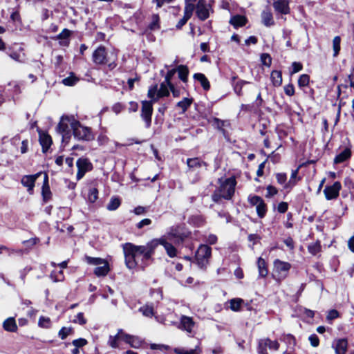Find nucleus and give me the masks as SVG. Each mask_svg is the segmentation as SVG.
I'll return each instance as SVG.
<instances>
[{
  "label": "nucleus",
  "instance_id": "obj_22",
  "mask_svg": "<svg viewBox=\"0 0 354 354\" xmlns=\"http://www.w3.org/2000/svg\"><path fill=\"white\" fill-rule=\"evenodd\" d=\"M39 142L42 147V152L43 153H47L48 149L50 148L51 144H52V139L51 137L45 133H39Z\"/></svg>",
  "mask_w": 354,
  "mask_h": 354
},
{
  "label": "nucleus",
  "instance_id": "obj_58",
  "mask_svg": "<svg viewBox=\"0 0 354 354\" xmlns=\"http://www.w3.org/2000/svg\"><path fill=\"white\" fill-rule=\"evenodd\" d=\"M261 61L264 66H270L272 63V58L268 53H263L261 55Z\"/></svg>",
  "mask_w": 354,
  "mask_h": 354
},
{
  "label": "nucleus",
  "instance_id": "obj_52",
  "mask_svg": "<svg viewBox=\"0 0 354 354\" xmlns=\"http://www.w3.org/2000/svg\"><path fill=\"white\" fill-rule=\"evenodd\" d=\"M310 77L308 75L303 74L298 80V85L299 87L307 86L309 84Z\"/></svg>",
  "mask_w": 354,
  "mask_h": 354
},
{
  "label": "nucleus",
  "instance_id": "obj_44",
  "mask_svg": "<svg viewBox=\"0 0 354 354\" xmlns=\"http://www.w3.org/2000/svg\"><path fill=\"white\" fill-rule=\"evenodd\" d=\"M341 38L339 36H336L333 40V48L334 50L333 56L336 57L340 50Z\"/></svg>",
  "mask_w": 354,
  "mask_h": 354
},
{
  "label": "nucleus",
  "instance_id": "obj_21",
  "mask_svg": "<svg viewBox=\"0 0 354 354\" xmlns=\"http://www.w3.org/2000/svg\"><path fill=\"white\" fill-rule=\"evenodd\" d=\"M243 302L244 301L241 298H234L225 303V308L234 312H239L241 310Z\"/></svg>",
  "mask_w": 354,
  "mask_h": 354
},
{
  "label": "nucleus",
  "instance_id": "obj_28",
  "mask_svg": "<svg viewBox=\"0 0 354 354\" xmlns=\"http://www.w3.org/2000/svg\"><path fill=\"white\" fill-rule=\"evenodd\" d=\"M4 330L9 332H15L17 329L15 320L12 317L6 319L3 323Z\"/></svg>",
  "mask_w": 354,
  "mask_h": 354
},
{
  "label": "nucleus",
  "instance_id": "obj_32",
  "mask_svg": "<svg viewBox=\"0 0 354 354\" xmlns=\"http://www.w3.org/2000/svg\"><path fill=\"white\" fill-rule=\"evenodd\" d=\"M151 30H157L160 28V17L158 14H153L151 17V22L148 25Z\"/></svg>",
  "mask_w": 354,
  "mask_h": 354
},
{
  "label": "nucleus",
  "instance_id": "obj_10",
  "mask_svg": "<svg viewBox=\"0 0 354 354\" xmlns=\"http://www.w3.org/2000/svg\"><path fill=\"white\" fill-rule=\"evenodd\" d=\"M342 187V186L339 181H335L332 185H326L323 191L325 198L327 201L336 200L339 196Z\"/></svg>",
  "mask_w": 354,
  "mask_h": 354
},
{
  "label": "nucleus",
  "instance_id": "obj_56",
  "mask_svg": "<svg viewBox=\"0 0 354 354\" xmlns=\"http://www.w3.org/2000/svg\"><path fill=\"white\" fill-rule=\"evenodd\" d=\"M88 344V341L84 338H78L73 340L72 344L78 348L86 346Z\"/></svg>",
  "mask_w": 354,
  "mask_h": 354
},
{
  "label": "nucleus",
  "instance_id": "obj_54",
  "mask_svg": "<svg viewBox=\"0 0 354 354\" xmlns=\"http://www.w3.org/2000/svg\"><path fill=\"white\" fill-rule=\"evenodd\" d=\"M267 193L266 194V198H271L278 194V189L273 185H269L266 187Z\"/></svg>",
  "mask_w": 354,
  "mask_h": 354
},
{
  "label": "nucleus",
  "instance_id": "obj_31",
  "mask_svg": "<svg viewBox=\"0 0 354 354\" xmlns=\"http://www.w3.org/2000/svg\"><path fill=\"white\" fill-rule=\"evenodd\" d=\"M270 78L274 86H279L282 83V75L281 71H273L271 73Z\"/></svg>",
  "mask_w": 354,
  "mask_h": 354
},
{
  "label": "nucleus",
  "instance_id": "obj_15",
  "mask_svg": "<svg viewBox=\"0 0 354 354\" xmlns=\"http://www.w3.org/2000/svg\"><path fill=\"white\" fill-rule=\"evenodd\" d=\"M77 179L80 180L88 171L92 169V165L87 158H80L77 160Z\"/></svg>",
  "mask_w": 354,
  "mask_h": 354
},
{
  "label": "nucleus",
  "instance_id": "obj_3",
  "mask_svg": "<svg viewBox=\"0 0 354 354\" xmlns=\"http://www.w3.org/2000/svg\"><path fill=\"white\" fill-rule=\"evenodd\" d=\"M187 233L182 225H176L171 227L167 232L160 238H166L174 244L181 243L187 237Z\"/></svg>",
  "mask_w": 354,
  "mask_h": 354
},
{
  "label": "nucleus",
  "instance_id": "obj_45",
  "mask_svg": "<svg viewBox=\"0 0 354 354\" xmlns=\"http://www.w3.org/2000/svg\"><path fill=\"white\" fill-rule=\"evenodd\" d=\"M120 336L118 333L115 335H110L108 341V344L113 348L119 347Z\"/></svg>",
  "mask_w": 354,
  "mask_h": 354
},
{
  "label": "nucleus",
  "instance_id": "obj_39",
  "mask_svg": "<svg viewBox=\"0 0 354 354\" xmlns=\"http://www.w3.org/2000/svg\"><path fill=\"white\" fill-rule=\"evenodd\" d=\"M120 205V200L118 197H112L107 204L106 208L109 211L117 209Z\"/></svg>",
  "mask_w": 354,
  "mask_h": 354
},
{
  "label": "nucleus",
  "instance_id": "obj_62",
  "mask_svg": "<svg viewBox=\"0 0 354 354\" xmlns=\"http://www.w3.org/2000/svg\"><path fill=\"white\" fill-rule=\"evenodd\" d=\"M283 341L290 345L295 346L296 344V339L294 335L291 334H287L283 336Z\"/></svg>",
  "mask_w": 354,
  "mask_h": 354
},
{
  "label": "nucleus",
  "instance_id": "obj_38",
  "mask_svg": "<svg viewBox=\"0 0 354 354\" xmlns=\"http://www.w3.org/2000/svg\"><path fill=\"white\" fill-rule=\"evenodd\" d=\"M192 103V98H187L185 97L183 100L178 102L177 103V107L182 109V112L185 113L187 109L190 106V105Z\"/></svg>",
  "mask_w": 354,
  "mask_h": 354
},
{
  "label": "nucleus",
  "instance_id": "obj_46",
  "mask_svg": "<svg viewBox=\"0 0 354 354\" xmlns=\"http://www.w3.org/2000/svg\"><path fill=\"white\" fill-rule=\"evenodd\" d=\"M263 199L257 195L250 194L248 197V201L251 206H257Z\"/></svg>",
  "mask_w": 354,
  "mask_h": 354
},
{
  "label": "nucleus",
  "instance_id": "obj_14",
  "mask_svg": "<svg viewBox=\"0 0 354 354\" xmlns=\"http://www.w3.org/2000/svg\"><path fill=\"white\" fill-rule=\"evenodd\" d=\"M93 61L95 64L103 65L106 64L109 62V57L106 48L104 46H99L93 53Z\"/></svg>",
  "mask_w": 354,
  "mask_h": 354
},
{
  "label": "nucleus",
  "instance_id": "obj_6",
  "mask_svg": "<svg viewBox=\"0 0 354 354\" xmlns=\"http://www.w3.org/2000/svg\"><path fill=\"white\" fill-rule=\"evenodd\" d=\"M280 344L277 340H271L269 337L262 338L258 340L257 351L258 354H268L267 348L278 351Z\"/></svg>",
  "mask_w": 354,
  "mask_h": 354
},
{
  "label": "nucleus",
  "instance_id": "obj_1",
  "mask_svg": "<svg viewBox=\"0 0 354 354\" xmlns=\"http://www.w3.org/2000/svg\"><path fill=\"white\" fill-rule=\"evenodd\" d=\"M155 243L151 241L145 245H136L131 243L123 245L125 264L129 269H133L140 266L144 268L145 261L151 259L153 254V247Z\"/></svg>",
  "mask_w": 354,
  "mask_h": 354
},
{
  "label": "nucleus",
  "instance_id": "obj_33",
  "mask_svg": "<svg viewBox=\"0 0 354 354\" xmlns=\"http://www.w3.org/2000/svg\"><path fill=\"white\" fill-rule=\"evenodd\" d=\"M177 72L178 73V77L183 82L187 81V76L189 74V70L185 65H180L177 67Z\"/></svg>",
  "mask_w": 354,
  "mask_h": 354
},
{
  "label": "nucleus",
  "instance_id": "obj_17",
  "mask_svg": "<svg viewBox=\"0 0 354 354\" xmlns=\"http://www.w3.org/2000/svg\"><path fill=\"white\" fill-rule=\"evenodd\" d=\"M196 15L201 20H205L209 15V6L205 0H199L196 6Z\"/></svg>",
  "mask_w": 354,
  "mask_h": 354
},
{
  "label": "nucleus",
  "instance_id": "obj_47",
  "mask_svg": "<svg viewBox=\"0 0 354 354\" xmlns=\"http://www.w3.org/2000/svg\"><path fill=\"white\" fill-rule=\"evenodd\" d=\"M50 277L54 282L62 281L64 279V276L62 270H60L59 272L53 271Z\"/></svg>",
  "mask_w": 354,
  "mask_h": 354
},
{
  "label": "nucleus",
  "instance_id": "obj_48",
  "mask_svg": "<svg viewBox=\"0 0 354 354\" xmlns=\"http://www.w3.org/2000/svg\"><path fill=\"white\" fill-rule=\"evenodd\" d=\"M344 185L349 191L351 195H353L352 190L354 189L353 180L349 176L346 177L344 180Z\"/></svg>",
  "mask_w": 354,
  "mask_h": 354
},
{
  "label": "nucleus",
  "instance_id": "obj_12",
  "mask_svg": "<svg viewBox=\"0 0 354 354\" xmlns=\"http://www.w3.org/2000/svg\"><path fill=\"white\" fill-rule=\"evenodd\" d=\"M8 55L13 60L24 63L26 60V54L24 48L19 45L10 47L7 52Z\"/></svg>",
  "mask_w": 354,
  "mask_h": 354
},
{
  "label": "nucleus",
  "instance_id": "obj_30",
  "mask_svg": "<svg viewBox=\"0 0 354 354\" xmlns=\"http://www.w3.org/2000/svg\"><path fill=\"white\" fill-rule=\"evenodd\" d=\"M194 78L198 81L202 87L205 89V90H209V87H210V85H209V81L207 80V79L206 78V77L202 74V73H195L194 75Z\"/></svg>",
  "mask_w": 354,
  "mask_h": 354
},
{
  "label": "nucleus",
  "instance_id": "obj_43",
  "mask_svg": "<svg viewBox=\"0 0 354 354\" xmlns=\"http://www.w3.org/2000/svg\"><path fill=\"white\" fill-rule=\"evenodd\" d=\"M158 86L154 85L149 88L148 91V97L151 99V102H156L159 97H158Z\"/></svg>",
  "mask_w": 354,
  "mask_h": 354
},
{
  "label": "nucleus",
  "instance_id": "obj_27",
  "mask_svg": "<svg viewBox=\"0 0 354 354\" xmlns=\"http://www.w3.org/2000/svg\"><path fill=\"white\" fill-rule=\"evenodd\" d=\"M247 19L244 16L235 15L233 16L230 21V23L235 28L241 27L246 24Z\"/></svg>",
  "mask_w": 354,
  "mask_h": 354
},
{
  "label": "nucleus",
  "instance_id": "obj_11",
  "mask_svg": "<svg viewBox=\"0 0 354 354\" xmlns=\"http://www.w3.org/2000/svg\"><path fill=\"white\" fill-rule=\"evenodd\" d=\"M169 241H167L166 238L156 239L151 241V243H155L153 247V253L158 245H161L165 248L166 252L169 257H175L177 255V250Z\"/></svg>",
  "mask_w": 354,
  "mask_h": 354
},
{
  "label": "nucleus",
  "instance_id": "obj_29",
  "mask_svg": "<svg viewBox=\"0 0 354 354\" xmlns=\"http://www.w3.org/2000/svg\"><path fill=\"white\" fill-rule=\"evenodd\" d=\"M256 212L257 214V216L260 218H263L266 216L267 212H268V205L265 203L264 200L261 201L257 206H256Z\"/></svg>",
  "mask_w": 354,
  "mask_h": 354
},
{
  "label": "nucleus",
  "instance_id": "obj_26",
  "mask_svg": "<svg viewBox=\"0 0 354 354\" xmlns=\"http://www.w3.org/2000/svg\"><path fill=\"white\" fill-rule=\"evenodd\" d=\"M110 270L109 263L106 261H104L100 266H97L94 270V274L97 277H104Z\"/></svg>",
  "mask_w": 354,
  "mask_h": 354
},
{
  "label": "nucleus",
  "instance_id": "obj_2",
  "mask_svg": "<svg viewBox=\"0 0 354 354\" xmlns=\"http://www.w3.org/2000/svg\"><path fill=\"white\" fill-rule=\"evenodd\" d=\"M273 266L274 273L272 274V277L279 282L284 280L288 277L292 267L289 262L283 261L279 259L274 261Z\"/></svg>",
  "mask_w": 354,
  "mask_h": 354
},
{
  "label": "nucleus",
  "instance_id": "obj_18",
  "mask_svg": "<svg viewBox=\"0 0 354 354\" xmlns=\"http://www.w3.org/2000/svg\"><path fill=\"white\" fill-rule=\"evenodd\" d=\"M195 322L192 317L182 315L180 319L179 328L186 331L187 333L191 334L193 333Z\"/></svg>",
  "mask_w": 354,
  "mask_h": 354
},
{
  "label": "nucleus",
  "instance_id": "obj_7",
  "mask_svg": "<svg viewBox=\"0 0 354 354\" xmlns=\"http://www.w3.org/2000/svg\"><path fill=\"white\" fill-rule=\"evenodd\" d=\"M237 182L236 177L232 176L223 180V199L231 200L234 195Z\"/></svg>",
  "mask_w": 354,
  "mask_h": 354
},
{
  "label": "nucleus",
  "instance_id": "obj_4",
  "mask_svg": "<svg viewBox=\"0 0 354 354\" xmlns=\"http://www.w3.org/2000/svg\"><path fill=\"white\" fill-rule=\"evenodd\" d=\"M73 121H76L73 116H63L57 126L59 132L62 135L64 143H67L71 138L70 131L73 129Z\"/></svg>",
  "mask_w": 354,
  "mask_h": 354
},
{
  "label": "nucleus",
  "instance_id": "obj_40",
  "mask_svg": "<svg viewBox=\"0 0 354 354\" xmlns=\"http://www.w3.org/2000/svg\"><path fill=\"white\" fill-rule=\"evenodd\" d=\"M139 311L145 317H151L154 315L153 308L151 306L145 305L139 308Z\"/></svg>",
  "mask_w": 354,
  "mask_h": 354
},
{
  "label": "nucleus",
  "instance_id": "obj_51",
  "mask_svg": "<svg viewBox=\"0 0 354 354\" xmlns=\"http://www.w3.org/2000/svg\"><path fill=\"white\" fill-rule=\"evenodd\" d=\"M194 10V5L192 3H186L185 10H184V16L186 18L190 19L193 11Z\"/></svg>",
  "mask_w": 354,
  "mask_h": 354
},
{
  "label": "nucleus",
  "instance_id": "obj_64",
  "mask_svg": "<svg viewBox=\"0 0 354 354\" xmlns=\"http://www.w3.org/2000/svg\"><path fill=\"white\" fill-rule=\"evenodd\" d=\"M190 222L196 226H201L203 224V218L201 216H194L190 218Z\"/></svg>",
  "mask_w": 354,
  "mask_h": 354
},
{
  "label": "nucleus",
  "instance_id": "obj_5",
  "mask_svg": "<svg viewBox=\"0 0 354 354\" xmlns=\"http://www.w3.org/2000/svg\"><path fill=\"white\" fill-rule=\"evenodd\" d=\"M319 159L308 160L305 162H301L295 169L292 170L290 178L287 183L285 184L283 188L285 189H292L294 187L299 181L301 180V177L298 176L299 171L301 168L307 167L310 164H315Z\"/></svg>",
  "mask_w": 354,
  "mask_h": 354
},
{
  "label": "nucleus",
  "instance_id": "obj_23",
  "mask_svg": "<svg viewBox=\"0 0 354 354\" xmlns=\"http://www.w3.org/2000/svg\"><path fill=\"white\" fill-rule=\"evenodd\" d=\"M257 267H258V270H259V277H262V278L266 277L269 272L268 268V263L262 257L258 258Z\"/></svg>",
  "mask_w": 354,
  "mask_h": 354
},
{
  "label": "nucleus",
  "instance_id": "obj_13",
  "mask_svg": "<svg viewBox=\"0 0 354 354\" xmlns=\"http://www.w3.org/2000/svg\"><path fill=\"white\" fill-rule=\"evenodd\" d=\"M153 113V102L149 101L142 102L141 117L145 122L146 127H149L151 122Z\"/></svg>",
  "mask_w": 354,
  "mask_h": 354
},
{
  "label": "nucleus",
  "instance_id": "obj_50",
  "mask_svg": "<svg viewBox=\"0 0 354 354\" xmlns=\"http://www.w3.org/2000/svg\"><path fill=\"white\" fill-rule=\"evenodd\" d=\"M38 325L44 328H48L50 327L51 322L50 318L46 317H40L38 321Z\"/></svg>",
  "mask_w": 354,
  "mask_h": 354
},
{
  "label": "nucleus",
  "instance_id": "obj_36",
  "mask_svg": "<svg viewBox=\"0 0 354 354\" xmlns=\"http://www.w3.org/2000/svg\"><path fill=\"white\" fill-rule=\"evenodd\" d=\"M341 317V314L336 309H331L328 311L326 315V322L329 324H333V321L335 319L339 318Z\"/></svg>",
  "mask_w": 354,
  "mask_h": 354
},
{
  "label": "nucleus",
  "instance_id": "obj_20",
  "mask_svg": "<svg viewBox=\"0 0 354 354\" xmlns=\"http://www.w3.org/2000/svg\"><path fill=\"white\" fill-rule=\"evenodd\" d=\"M274 10L282 15H287L290 12L288 0H277L273 3Z\"/></svg>",
  "mask_w": 354,
  "mask_h": 354
},
{
  "label": "nucleus",
  "instance_id": "obj_35",
  "mask_svg": "<svg viewBox=\"0 0 354 354\" xmlns=\"http://www.w3.org/2000/svg\"><path fill=\"white\" fill-rule=\"evenodd\" d=\"M169 90V85L164 81L160 84V88L158 90V97L168 96Z\"/></svg>",
  "mask_w": 354,
  "mask_h": 354
},
{
  "label": "nucleus",
  "instance_id": "obj_61",
  "mask_svg": "<svg viewBox=\"0 0 354 354\" xmlns=\"http://www.w3.org/2000/svg\"><path fill=\"white\" fill-rule=\"evenodd\" d=\"M176 72H177L176 68H173V69L169 70L167 71V73L165 75V81L168 85L172 84L171 81L173 76L175 75V73Z\"/></svg>",
  "mask_w": 354,
  "mask_h": 354
},
{
  "label": "nucleus",
  "instance_id": "obj_57",
  "mask_svg": "<svg viewBox=\"0 0 354 354\" xmlns=\"http://www.w3.org/2000/svg\"><path fill=\"white\" fill-rule=\"evenodd\" d=\"M276 179L277 182L280 185H285L286 183H287V175L286 173H277L276 174Z\"/></svg>",
  "mask_w": 354,
  "mask_h": 354
},
{
  "label": "nucleus",
  "instance_id": "obj_9",
  "mask_svg": "<svg viewBox=\"0 0 354 354\" xmlns=\"http://www.w3.org/2000/svg\"><path fill=\"white\" fill-rule=\"evenodd\" d=\"M211 255V248L207 245H201L196 252V260L201 268L205 267Z\"/></svg>",
  "mask_w": 354,
  "mask_h": 354
},
{
  "label": "nucleus",
  "instance_id": "obj_24",
  "mask_svg": "<svg viewBox=\"0 0 354 354\" xmlns=\"http://www.w3.org/2000/svg\"><path fill=\"white\" fill-rule=\"evenodd\" d=\"M261 17L262 23L264 26L270 27L274 24L272 14L268 9L263 10L261 12Z\"/></svg>",
  "mask_w": 354,
  "mask_h": 354
},
{
  "label": "nucleus",
  "instance_id": "obj_25",
  "mask_svg": "<svg viewBox=\"0 0 354 354\" xmlns=\"http://www.w3.org/2000/svg\"><path fill=\"white\" fill-rule=\"evenodd\" d=\"M308 252L313 256H316L322 250L321 241L317 239L315 242L310 243L307 246Z\"/></svg>",
  "mask_w": 354,
  "mask_h": 354
},
{
  "label": "nucleus",
  "instance_id": "obj_34",
  "mask_svg": "<svg viewBox=\"0 0 354 354\" xmlns=\"http://www.w3.org/2000/svg\"><path fill=\"white\" fill-rule=\"evenodd\" d=\"M74 333V330L72 327H62L58 332V337L64 340L68 336Z\"/></svg>",
  "mask_w": 354,
  "mask_h": 354
},
{
  "label": "nucleus",
  "instance_id": "obj_19",
  "mask_svg": "<svg viewBox=\"0 0 354 354\" xmlns=\"http://www.w3.org/2000/svg\"><path fill=\"white\" fill-rule=\"evenodd\" d=\"M39 175L40 173H37L35 175H26L22 177L21 183L24 187H27V190L30 194L32 193L35 180Z\"/></svg>",
  "mask_w": 354,
  "mask_h": 354
},
{
  "label": "nucleus",
  "instance_id": "obj_37",
  "mask_svg": "<svg viewBox=\"0 0 354 354\" xmlns=\"http://www.w3.org/2000/svg\"><path fill=\"white\" fill-rule=\"evenodd\" d=\"M127 344L135 348H138L141 346L142 341L140 337L134 335H130V338Z\"/></svg>",
  "mask_w": 354,
  "mask_h": 354
},
{
  "label": "nucleus",
  "instance_id": "obj_42",
  "mask_svg": "<svg viewBox=\"0 0 354 354\" xmlns=\"http://www.w3.org/2000/svg\"><path fill=\"white\" fill-rule=\"evenodd\" d=\"M42 195L45 201L50 198V191L48 184V176L45 175L44 183L42 187Z\"/></svg>",
  "mask_w": 354,
  "mask_h": 354
},
{
  "label": "nucleus",
  "instance_id": "obj_59",
  "mask_svg": "<svg viewBox=\"0 0 354 354\" xmlns=\"http://www.w3.org/2000/svg\"><path fill=\"white\" fill-rule=\"evenodd\" d=\"M308 340L313 347H317L319 345V338L316 334H312L308 337Z\"/></svg>",
  "mask_w": 354,
  "mask_h": 354
},
{
  "label": "nucleus",
  "instance_id": "obj_49",
  "mask_svg": "<svg viewBox=\"0 0 354 354\" xmlns=\"http://www.w3.org/2000/svg\"><path fill=\"white\" fill-rule=\"evenodd\" d=\"M78 78L71 75L62 80V83L66 86H73L78 82Z\"/></svg>",
  "mask_w": 354,
  "mask_h": 354
},
{
  "label": "nucleus",
  "instance_id": "obj_55",
  "mask_svg": "<svg viewBox=\"0 0 354 354\" xmlns=\"http://www.w3.org/2000/svg\"><path fill=\"white\" fill-rule=\"evenodd\" d=\"M150 348L152 350H158L161 352L165 353L169 348V346L167 345L160 344H151Z\"/></svg>",
  "mask_w": 354,
  "mask_h": 354
},
{
  "label": "nucleus",
  "instance_id": "obj_8",
  "mask_svg": "<svg viewBox=\"0 0 354 354\" xmlns=\"http://www.w3.org/2000/svg\"><path fill=\"white\" fill-rule=\"evenodd\" d=\"M73 135L78 140H90L93 138L91 129L88 127L82 126L79 121H73Z\"/></svg>",
  "mask_w": 354,
  "mask_h": 354
},
{
  "label": "nucleus",
  "instance_id": "obj_63",
  "mask_svg": "<svg viewBox=\"0 0 354 354\" xmlns=\"http://www.w3.org/2000/svg\"><path fill=\"white\" fill-rule=\"evenodd\" d=\"M118 335L120 336V341H123L127 344L131 335L126 333L122 329L118 330Z\"/></svg>",
  "mask_w": 354,
  "mask_h": 354
},
{
  "label": "nucleus",
  "instance_id": "obj_60",
  "mask_svg": "<svg viewBox=\"0 0 354 354\" xmlns=\"http://www.w3.org/2000/svg\"><path fill=\"white\" fill-rule=\"evenodd\" d=\"M73 322L75 324H79L80 325H84L86 323V319L84 317L83 313H79L77 314V315L75 317Z\"/></svg>",
  "mask_w": 354,
  "mask_h": 354
},
{
  "label": "nucleus",
  "instance_id": "obj_16",
  "mask_svg": "<svg viewBox=\"0 0 354 354\" xmlns=\"http://www.w3.org/2000/svg\"><path fill=\"white\" fill-rule=\"evenodd\" d=\"M348 342L346 338H339L333 340L332 348L335 354H346L348 351Z\"/></svg>",
  "mask_w": 354,
  "mask_h": 354
},
{
  "label": "nucleus",
  "instance_id": "obj_53",
  "mask_svg": "<svg viewBox=\"0 0 354 354\" xmlns=\"http://www.w3.org/2000/svg\"><path fill=\"white\" fill-rule=\"evenodd\" d=\"M98 198V190L96 188L89 189L88 199L91 203H94Z\"/></svg>",
  "mask_w": 354,
  "mask_h": 354
},
{
  "label": "nucleus",
  "instance_id": "obj_41",
  "mask_svg": "<svg viewBox=\"0 0 354 354\" xmlns=\"http://www.w3.org/2000/svg\"><path fill=\"white\" fill-rule=\"evenodd\" d=\"M84 259H85L86 262L88 264L93 265V266H97L102 265V263H103L104 261H106L105 259H103L102 258L91 257H89V256H86Z\"/></svg>",
  "mask_w": 354,
  "mask_h": 354
}]
</instances>
